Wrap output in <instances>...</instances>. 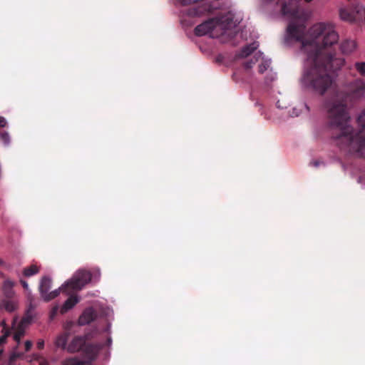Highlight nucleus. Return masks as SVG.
Here are the masks:
<instances>
[{
	"label": "nucleus",
	"instance_id": "obj_1",
	"mask_svg": "<svg viewBox=\"0 0 365 365\" xmlns=\"http://www.w3.org/2000/svg\"><path fill=\"white\" fill-rule=\"evenodd\" d=\"M311 40L303 41L301 49L307 55L302 83L307 89L323 95L332 84L328 71L339 69L344 59L336 58L334 46L339 35L330 24L319 23L310 29Z\"/></svg>",
	"mask_w": 365,
	"mask_h": 365
},
{
	"label": "nucleus",
	"instance_id": "obj_2",
	"mask_svg": "<svg viewBox=\"0 0 365 365\" xmlns=\"http://www.w3.org/2000/svg\"><path fill=\"white\" fill-rule=\"evenodd\" d=\"M349 98V94L338 93L325 101L328 123L332 130L331 138L339 149H346L365 156V108L358 117L360 128L356 131L348 124Z\"/></svg>",
	"mask_w": 365,
	"mask_h": 365
},
{
	"label": "nucleus",
	"instance_id": "obj_3",
	"mask_svg": "<svg viewBox=\"0 0 365 365\" xmlns=\"http://www.w3.org/2000/svg\"><path fill=\"white\" fill-rule=\"evenodd\" d=\"M302 0H289L282 4L281 11L282 15L287 16L291 19V21L287 29V35L288 39H294L302 43L303 41L311 40L310 31L309 37L304 38L306 26L300 20L304 17V10L301 2ZM312 0H304L309 3Z\"/></svg>",
	"mask_w": 365,
	"mask_h": 365
},
{
	"label": "nucleus",
	"instance_id": "obj_4",
	"mask_svg": "<svg viewBox=\"0 0 365 365\" xmlns=\"http://www.w3.org/2000/svg\"><path fill=\"white\" fill-rule=\"evenodd\" d=\"M1 309L8 312H14L19 307V297L14 288L16 282L10 278L6 277L1 273Z\"/></svg>",
	"mask_w": 365,
	"mask_h": 365
},
{
	"label": "nucleus",
	"instance_id": "obj_5",
	"mask_svg": "<svg viewBox=\"0 0 365 365\" xmlns=\"http://www.w3.org/2000/svg\"><path fill=\"white\" fill-rule=\"evenodd\" d=\"M91 280V274L86 270H79L73 277L63 285L66 291H76L81 289Z\"/></svg>",
	"mask_w": 365,
	"mask_h": 365
},
{
	"label": "nucleus",
	"instance_id": "obj_6",
	"mask_svg": "<svg viewBox=\"0 0 365 365\" xmlns=\"http://www.w3.org/2000/svg\"><path fill=\"white\" fill-rule=\"evenodd\" d=\"M214 19L217 30L220 31V35H222L225 30L237 26L240 23L238 19L235 18L234 14L231 11L222 14Z\"/></svg>",
	"mask_w": 365,
	"mask_h": 365
},
{
	"label": "nucleus",
	"instance_id": "obj_7",
	"mask_svg": "<svg viewBox=\"0 0 365 365\" xmlns=\"http://www.w3.org/2000/svg\"><path fill=\"white\" fill-rule=\"evenodd\" d=\"M217 31L218 30L214 18L204 21L195 29V34L197 36L209 34L212 38H217L220 36Z\"/></svg>",
	"mask_w": 365,
	"mask_h": 365
},
{
	"label": "nucleus",
	"instance_id": "obj_8",
	"mask_svg": "<svg viewBox=\"0 0 365 365\" xmlns=\"http://www.w3.org/2000/svg\"><path fill=\"white\" fill-rule=\"evenodd\" d=\"M217 2L213 4L204 2L190 7L187 9V14L190 16H200L206 14H210L217 8Z\"/></svg>",
	"mask_w": 365,
	"mask_h": 365
},
{
	"label": "nucleus",
	"instance_id": "obj_9",
	"mask_svg": "<svg viewBox=\"0 0 365 365\" xmlns=\"http://www.w3.org/2000/svg\"><path fill=\"white\" fill-rule=\"evenodd\" d=\"M350 95L356 98L365 97V81L361 78H357L351 83Z\"/></svg>",
	"mask_w": 365,
	"mask_h": 365
},
{
	"label": "nucleus",
	"instance_id": "obj_10",
	"mask_svg": "<svg viewBox=\"0 0 365 365\" xmlns=\"http://www.w3.org/2000/svg\"><path fill=\"white\" fill-rule=\"evenodd\" d=\"M25 331L22 327H19L13 333V339L17 343V345L14 348L13 354L10 356V361H14L16 359L21 357L24 355V352H21L18 350L19 345L20 344L21 339L24 336Z\"/></svg>",
	"mask_w": 365,
	"mask_h": 365
},
{
	"label": "nucleus",
	"instance_id": "obj_11",
	"mask_svg": "<svg viewBox=\"0 0 365 365\" xmlns=\"http://www.w3.org/2000/svg\"><path fill=\"white\" fill-rule=\"evenodd\" d=\"M87 341L86 336H76L67 346V351L70 353H75L82 351Z\"/></svg>",
	"mask_w": 365,
	"mask_h": 365
},
{
	"label": "nucleus",
	"instance_id": "obj_12",
	"mask_svg": "<svg viewBox=\"0 0 365 365\" xmlns=\"http://www.w3.org/2000/svg\"><path fill=\"white\" fill-rule=\"evenodd\" d=\"M97 318V313L94 309L89 307L86 309L78 319V324L81 326L86 325Z\"/></svg>",
	"mask_w": 365,
	"mask_h": 365
},
{
	"label": "nucleus",
	"instance_id": "obj_13",
	"mask_svg": "<svg viewBox=\"0 0 365 365\" xmlns=\"http://www.w3.org/2000/svg\"><path fill=\"white\" fill-rule=\"evenodd\" d=\"M99 350V347L93 344H87L84 345L82 351L86 359V361L88 363H91L93 361L97 356L98 352Z\"/></svg>",
	"mask_w": 365,
	"mask_h": 365
},
{
	"label": "nucleus",
	"instance_id": "obj_14",
	"mask_svg": "<svg viewBox=\"0 0 365 365\" xmlns=\"http://www.w3.org/2000/svg\"><path fill=\"white\" fill-rule=\"evenodd\" d=\"M51 279L49 277L44 276L42 277L38 289L43 299H44L45 295L48 293V291L51 287Z\"/></svg>",
	"mask_w": 365,
	"mask_h": 365
},
{
	"label": "nucleus",
	"instance_id": "obj_15",
	"mask_svg": "<svg viewBox=\"0 0 365 365\" xmlns=\"http://www.w3.org/2000/svg\"><path fill=\"white\" fill-rule=\"evenodd\" d=\"M257 46L258 45L255 42L246 45L236 54V57L239 58H246L254 52L257 48Z\"/></svg>",
	"mask_w": 365,
	"mask_h": 365
},
{
	"label": "nucleus",
	"instance_id": "obj_16",
	"mask_svg": "<svg viewBox=\"0 0 365 365\" xmlns=\"http://www.w3.org/2000/svg\"><path fill=\"white\" fill-rule=\"evenodd\" d=\"M78 302V299L76 296L70 297L63 304L61 308L60 312L63 314L66 313L68 310L72 309L77 303Z\"/></svg>",
	"mask_w": 365,
	"mask_h": 365
},
{
	"label": "nucleus",
	"instance_id": "obj_17",
	"mask_svg": "<svg viewBox=\"0 0 365 365\" xmlns=\"http://www.w3.org/2000/svg\"><path fill=\"white\" fill-rule=\"evenodd\" d=\"M356 48V43L352 40H345L341 42L340 49L344 54L351 53Z\"/></svg>",
	"mask_w": 365,
	"mask_h": 365
},
{
	"label": "nucleus",
	"instance_id": "obj_18",
	"mask_svg": "<svg viewBox=\"0 0 365 365\" xmlns=\"http://www.w3.org/2000/svg\"><path fill=\"white\" fill-rule=\"evenodd\" d=\"M39 272V267L35 264H31L24 268L22 274L26 277H30Z\"/></svg>",
	"mask_w": 365,
	"mask_h": 365
},
{
	"label": "nucleus",
	"instance_id": "obj_19",
	"mask_svg": "<svg viewBox=\"0 0 365 365\" xmlns=\"http://www.w3.org/2000/svg\"><path fill=\"white\" fill-rule=\"evenodd\" d=\"M67 341H68V334H62L56 338L55 344L58 347H61L62 349H66Z\"/></svg>",
	"mask_w": 365,
	"mask_h": 365
},
{
	"label": "nucleus",
	"instance_id": "obj_20",
	"mask_svg": "<svg viewBox=\"0 0 365 365\" xmlns=\"http://www.w3.org/2000/svg\"><path fill=\"white\" fill-rule=\"evenodd\" d=\"M86 361L80 360L76 357L68 358L63 361L62 365H86Z\"/></svg>",
	"mask_w": 365,
	"mask_h": 365
},
{
	"label": "nucleus",
	"instance_id": "obj_21",
	"mask_svg": "<svg viewBox=\"0 0 365 365\" xmlns=\"http://www.w3.org/2000/svg\"><path fill=\"white\" fill-rule=\"evenodd\" d=\"M62 287H63V286L61 288H59L58 289H56V290L50 292H48V293L46 295H45L43 300L45 302H49V301L55 299L60 294V289H62L63 291L66 292V290L63 289Z\"/></svg>",
	"mask_w": 365,
	"mask_h": 365
},
{
	"label": "nucleus",
	"instance_id": "obj_22",
	"mask_svg": "<svg viewBox=\"0 0 365 365\" xmlns=\"http://www.w3.org/2000/svg\"><path fill=\"white\" fill-rule=\"evenodd\" d=\"M354 68L359 74L363 77H365V62L358 61L354 63Z\"/></svg>",
	"mask_w": 365,
	"mask_h": 365
},
{
	"label": "nucleus",
	"instance_id": "obj_23",
	"mask_svg": "<svg viewBox=\"0 0 365 365\" xmlns=\"http://www.w3.org/2000/svg\"><path fill=\"white\" fill-rule=\"evenodd\" d=\"M271 62L269 60H262L261 63L259 65L258 67V72L259 73H263L264 71H266L270 66Z\"/></svg>",
	"mask_w": 365,
	"mask_h": 365
},
{
	"label": "nucleus",
	"instance_id": "obj_24",
	"mask_svg": "<svg viewBox=\"0 0 365 365\" xmlns=\"http://www.w3.org/2000/svg\"><path fill=\"white\" fill-rule=\"evenodd\" d=\"M1 344L5 343L6 338L9 335V332L6 330V328L5 327V322L1 320Z\"/></svg>",
	"mask_w": 365,
	"mask_h": 365
},
{
	"label": "nucleus",
	"instance_id": "obj_25",
	"mask_svg": "<svg viewBox=\"0 0 365 365\" xmlns=\"http://www.w3.org/2000/svg\"><path fill=\"white\" fill-rule=\"evenodd\" d=\"M1 142L5 146L9 145L11 139L8 133L1 131Z\"/></svg>",
	"mask_w": 365,
	"mask_h": 365
},
{
	"label": "nucleus",
	"instance_id": "obj_26",
	"mask_svg": "<svg viewBox=\"0 0 365 365\" xmlns=\"http://www.w3.org/2000/svg\"><path fill=\"white\" fill-rule=\"evenodd\" d=\"M32 321L31 315L28 312L25 317L22 319V324H29Z\"/></svg>",
	"mask_w": 365,
	"mask_h": 365
},
{
	"label": "nucleus",
	"instance_id": "obj_27",
	"mask_svg": "<svg viewBox=\"0 0 365 365\" xmlns=\"http://www.w3.org/2000/svg\"><path fill=\"white\" fill-rule=\"evenodd\" d=\"M340 16L342 19L344 20H351V17L347 11L345 10H341L340 11Z\"/></svg>",
	"mask_w": 365,
	"mask_h": 365
},
{
	"label": "nucleus",
	"instance_id": "obj_28",
	"mask_svg": "<svg viewBox=\"0 0 365 365\" xmlns=\"http://www.w3.org/2000/svg\"><path fill=\"white\" fill-rule=\"evenodd\" d=\"M257 61V59H255V61L254 60H250V61H247V62H245L244 63V66L246 69H250L251 68L253 65Z\"/></svg>",
	"mask_w": 365,
	"mask_h": 365
},
{
	"label": "nucleus",
	"instance_id": "obj_29",
	"mask_svg": "<svg viewBox=\"0 0 365 365\" xmlns=\"http://www.w3.org/2000/svg\"><path fill=\"white\" fill-rule=\"evenodd\" d=\"M32 345H33V343L31 341H29V340L26 341L25 344H24L25 351L27 352V351H30V349L32 347Z\"/></svg>",
	"mask_w": 365,
	"mask_h": 365
},
{
	"label": "nucleus",
	"instance_id": "obj_30",
	"mask_svg": "<svg viewBox=\"0 0 365 365\" xmlns=\"http://www.w3.org/2000/svg\"><path fill=\"white\" fill-rule=\"evenodd\" d=\"M19 282H20V284H21V286L23 287V288L24 289L25 291H29V284H28L26 281H25L23 279H19Z\"/></svg>",
	"mask_w": 365,
	"mask_h": 365
},
{
	"label": "nucleus",
	"instance_id": "obj_31",
	"mask_svg": "<svg viewBox=\"0 0 365 365\" xmlns=\"http://www.w3.org/2000/svg\"><path fill=\"white\" fill-rule=\"evenodd\" d=\"M44 347V341L43 339H39L37 341V348L38 349H43Z\"/></svg>",
	"mask_w": 365,
	"mask_h": 365
},
{
	"label": "nucleus",
	"instance_id": "obj_32",
	"mask_svg": "<svg viewBox=\"0 0 365 365\" xmlns=\"http://www.w3.org/2000/svg\"><path fill=\"white\" fill-rule=\"evenodd\" d=\"M340 150L341 151H344L346 153L352 154V155H356L358 157H362V155H359L357 153H355V152H350L346 149H340ZM363 158H365V156H363Z\"/></svg>",
	"mask_w": 365,
	"mask_h": 365
},
{
	"label": "nucleus",
	"instance_id": "obj_33",
	"mask_svg": "<svg viewBox=\"0 0 365 365\" xmlns=\"http://www.w3.org/2000/svg\"><path fill=\"white\" fill-rule=\"evenodd\" d=\"M1 128L5 127L6 125V121L5 120L4 118L1 117Z\"/></svg>",
	"mask_w": 365,
	"mask_h": 365
},
{
	"label": "nucleus",
	"instance_id": "obj_34",
	"mask_svg": "<svg viewBox=\"0 0 365 365\" xmlns=\"http://www.w3.org/2000/svg\"><path fill=\"white\" fill-rule=\"evenodd\" d=\"M320 164V162L318 160H315L311 163V165H312L314 167H318Z\"/></svg>",
	"mask_w": 365,
	"mask_h": 365
},
{
	"label": "nucleus",
	"instance_id": "obj_35",
	"mask_svg": "<svg viewBox=\"0 0 365 365\" xmlns=\"http://www.w3.org/2000/svg\"><path fill=\"white\" fill-rule=\"evenodd\" d=\"M40 365H49V364L46 360L42 359L40 362Z\"/></svg>",
	"mask_w": 365,
	"mask_h": 365
},
{
	"label": "nucleus",
	"instance_id": "obj_36",
	"mask_svg": "<svg viewBox=\"0 0 365 365\" xmlns=\"http://www.w3.org/2000/svg\"><path fill=\"white\" fill-rule=\"evenodd\" d=\"M57 310H58V308H57V307L53 308V311H52V315L56 314V313Z\"/></svg>",
	"mask_w": 365,
	"mask_h": 365
}]
</instances>
